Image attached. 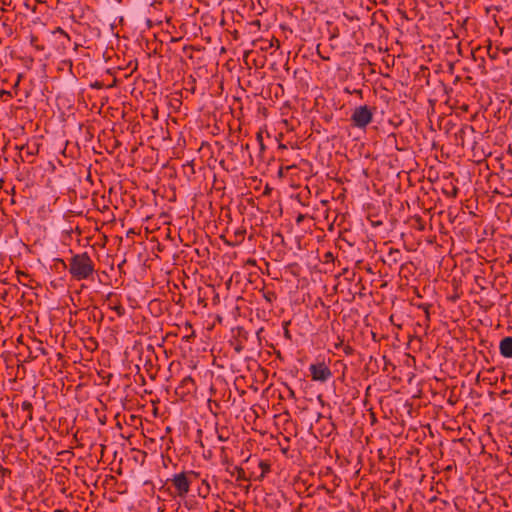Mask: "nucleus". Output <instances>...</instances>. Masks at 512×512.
<instances>
[{
    "instance_id": "nucleus-11",
    "label": "nucleus",
    "mask_w": 512,
    "mask_h": 512,
    "mask_svg": "<svg viewBox=\"0 0 512 512\" xmlns=\"http://www.w3.org/2000/svg\"><path fill=\"white\" fill-rule=\"evenodd\" d=\"M235 350H236L237 352H240V351H241V347H240V346H237V347L235 348Z\"/></svg>"
},
{
    "instance_id": "nucleus-5",
    "label": "nucleus",
    "mask_w": 512,
    "mask_h": 512,
    "mask_svg": "<svg viewBox=\"0 0 512 512\" xmlns=\"http://www.w3.org/2000/svg\"><path fill=\"white\" fill-rule=\"evenodd\" d=\"M500 354L505 358H512V337H504L499 344Z\"/></svg>"
},
{
    "instance_id": "nucleus-10",
    "label": "nucleus",
    "mask_w": 512,
    "mask_h": 512,
    "mask_svg": "<svg viewBox=\"0 0 512 512\" xmlns=\"http://www.w3.org/2000/svg\"><path fill=\"white\" fill-rule=\"evenodd\" d=\"M22 408H23L24 410H30V409L32 408V405H31V403H29V402H23V404H22Z\"/></svg>"
},
{
    "instance_id": "nucleus-4",
    "label": "nucleus",
    "mask_w": 512,
    "mask_h": 512,
    "mask_svg": "<svg viewBox=\"0 0 512 512\" xmlns=\"http://www.w3.org/2000/svg\"><path fill=\"white\" fill-rule=\"evenodd\" d=\"M179 497H185L190 489V481L185 473L175 474L171 479Z\"/></svg>"
},
{
    "instance_id": "nucleus-2",
    "label": "nucleus",
    "mask_w": 512,
    "mask_h": 512,
    "mask_svg": "<svg viewBox=\"0 0 512 512\" xmlns=\"http://www.w3.org/2000/svg\"><path fill=\"white\" fill-rule=\"evenodd\" d=\"M373 111L367 105L356 107L351 115V121L357 128L364 129L372 122Z\"/></svg>"
},
{
    "instance_id": "nucleus-7",
    "label": "nucleus",
    "mask_w": 512,
    "mask_h": 512,
    "mask_svg": "<svg viewBox=\"0 0 512 512\" xmlns=\"http://www.w3.org/2000/svg\"><path fill=\"white\" fill-rule=\"evenodd\" d=\"M259 466L262 469V473L258 479L262 480L265 477V474L270 470V466H269V464H267L263 461L260 462Z\"/></svg>"
},
{
    "instance_id": "nucleus-8",
    "label": "nucleus",
    "mask_w": 512,
    "mask_h": 512,
    "mask_svg": "<svg viewBox=\"0 0 512 512\" xmlns=\"http://www.w3.org/2000/svg\"><path fill=\"white\" fill-rule=\"evenodd\" d=\"M244 234H245V231H244V230H237V231L235 232V236H236V238H237L239 241H241V240H243V239H244Z\"/></svg>"
},
{
    "instance_id": "nucleus-9",
    "label": "nucleus",
    "mask_w": 512,
    "mask_h": 512,
    "mask_svg": "<svg viewBox=\"0 0 512 512\" xmlns=\"http://www.w3.org/2000/svg\"><path fill=\"white\" fill-rule=\"evenodd\" d=\"M113 309L117 312L118 315H123L125 311L124 308L120 305L113 307Z\"/></svg>"
},
{
    "instance_id": "nucleus-1",
    "label": "nucleus",
    "mask_w": 512,
    "mask_h": 512,
    "mask_svg": "<svg viewBox=\"0 0 512 512\" xmlns=\"http://www.w3.org/2000/svg\"><path fill=\"white\" fill-rule=\"evenodd\" d=\"M94 272V264L87 253L74 255L69 263V273L78 281L88 279Z\"/></svg>"
},
{
    "instance_id": "nucleus-3",
    "label": "nucleus",
    "mask_w": 512,
    "mask_h": 512,
    "mask_svg": "<svg viewBox=\"0 0 512 512\" xmlns=\"http://www.w3.org/2000/svg\"><path fill=\"white\" fill-rule=\"evenodd\" d=\"M309 370L314 381L326 382L332 376L331 370L324 363L311 364Z\"/></svg>"
},
{
    "instance_id": "nucleus-6",
    "label": "nucleus",
    "mask_w": 512,
    "mask_h": 512,
    "mask_svg": "<svg viewBox=\"0 0 512 512\" xmlns=\"http://www.w3.org/2000/svg\"><path fill=\"white\" fill-rule=\"evenodd\" d=\"M388 257L393 263L400 261L401 252L398 249H390Z\"/></svg>"
}]
</instances>
